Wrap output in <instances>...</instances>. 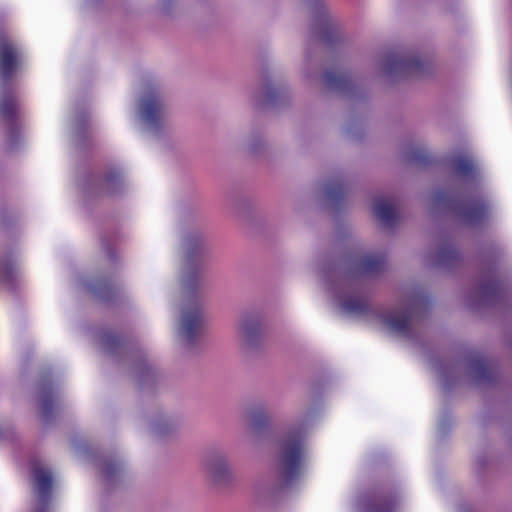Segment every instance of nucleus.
Wrapping results in <instances>:
<instances>
[{
  "label": "nucleus",
  "mask_w": 512,
  "mask_h": 512,
  "mask_svg": "<svg viewBox=\"0 0 512 512\" xmlns=\"http://www.w3.org/2000/svg\"><path fill=\"white\" fill-rule=\"evenodd\" d=\"M24 51L18 41L8 32L6 14L0 10V80L8 87L23 69Z\"/></svg>",
  "instance_id": "1"
},
{
  "label": "nucleus",
  "mask_w": 512,
  "mask_h": 512,
  "mask_svg": "<svg viewBox=\"0 0 512 512\" xmlns=\"http://www.w3.org/2000/svg\"><path fill=\"white\" fill-rule=\"evenodd\" d=\"M304 433L302 429L289 433L281 442L278 472L285 485L291 484L301 473Z\"/></svg>",
  "instance_id": "2"
},
{
  "label": "nucleus",
  "mask_w": 512,
  "mask_h": 512,
  "mask_svg": "<svg viewBox=\"0 0 512 512\" xmlns=\"http://www.w3.org/2000/svg\"><path fill=\"white\" fill-rule=\"evenodd\" d=\"M434 202L436 205L443 204L453 211L458 220L465 225H477L488 215V206L480 197L454 199L446 191L438 190L434 194Z\"/></svg>",
  "instance_id": "3"
},
{
  "label": "nucleus",
  "mask_w": 512,
  "mask_h": 512,
  "mask_svg": "<svg viewBox=\"0 0 512 512\" xmlns=\"http://www.w3.org/2000/svg\"><path fill=\"white\" fill-rule=\"evenodd\" d=\"M428 66L419 55H393L386 63L385 70L388 74L420 75Z\"/></svg>",
  "instance_id": "4"
},
{
  "label": "nucleus",
  "mask_w": 512,
  "mask_h": 512,
  "mask_svg": "<svg viewBox=\"0 0 512 512\" xmlns=\"http://www.w3.org/2000/svg\"><path fill=\"white\" fill-rule=\"evenodd\" d=\"M204 328L203 312L198 304L188 306L183 311L181 323V336L184 341L191 345L202 333Z\"/></svg>",
  "instance_id": "5"
},
{
  "label": "nucleus",
  "mask_w": 512,
  "mask_h": 512,
  "mask_svg": "<svg viewBox=\"0 0 512 512\" xmlns=\"http://www.w3.org/2000/svg\"><path fill=\"white\" fill-rule=\"evenodd\" d=\"M399 505L398 493L394 488L374 490L366 502V512H395Z\"/></svg>",
  "instance_id": "6"
},
{
  "label": "nucleus",
  "mask_w": 512,
  "mask_h": 512,
  "mask_svg": "<svg viewBox=\"0 0 512 512\" xmlns=\"http://www.w3.org/2000/svg\"><path fill=\"white\" fill-rule=\"evenodd\" d=\"M163 112L162 102L157 94L145 96L141 101V113L145 122L151 127L160 126Z\"/></svg>",
  "instance_id": "7"
},
{
  "label": "nucleus",
  "mask_w": 512,
  "mask_h": 512,
  "mask_svg": "<svg viewBox=\"0 0 512 512\" xmlns=\"http://www.w3.org/2000/svg\"><path fill=\"white\" fill-rule=\"evenodd\" d=\"M0 118L9 127L11 135L18 131V102L13 94L4 93L1 95Z\"/></svg>",
  "instance_id": "8"
},
{
  "label": "nucleus",
  "mask_w": 512,
  "mask_h": 512,
  "mask_svg": "<svg viewBox=\"0 0 512 512\" xmlns=\"http://www.w3.org/2000/svg\"><path fill=\"white\" fill-rule=\"evenodd\" d=\"M34 486L39 501L46 504L50 500L53 478L51 472L38 464L33 466Z\"/></svg>",
  "instance_id": "9"
},
{
  "label": "nucleus",
  "mask_w": 512,
  "mask_h": 512,
  "mask_svg": "<svg viewBox=\"0 0 512 512\" xmlns=\"http://www.w3.org/2000/svg\"><path fill=\"white\" fill-rule=\"evenodd\" d=\"M469 366L473 376L479 382H491L496 379L494 364L483 356L477 355L472 357Z\"/></svg>",
  "instance_id": "10"
},
{
  "label": "nucleus",
  "mask_w": 512,
  "mask_h": 512,
  "mask_svg": "<svg viewBox=\"0 0 512 512\" xmlns=\"http://www.w3.org/2000/svg\"><path fill=\"white\" fill-rule=\"evenodd\" d=\"M373 212L376 218L387 226L392 225L397 219L396 207L389 198L380 197L376 199Z\"/></svg>",
  "instance_id": "11"
},
{
  "label": "nucleus",
  "mask_w": 512,
  "mask_h": 512,
  "mask_svg": "<svg viewBox=\"0 0 512 512\" xmlns=\"http://www.w3.org/2000/svg\"><path fill=\"white\" fill-rule=\"evenodd\" d=\"M385 324L395 333L409 336L411 333V312L406 310L401 313H392L388 315Z\"/></svg>",
  "instance_id": "12"
},
{
  "label": "nucleus",
  "mask_w": 512,
  "mask_h": 512,
  "mask_svg": "<svg viewBox=\"0 0 512 512\" xmlns=\"http://www.w3.org/2000/svg\"><path fill=\"white\" fill-rule=\"evenodd\" d=\"M386 257L384 254H369L363 256L357 263V270L361 274H378L384 270Z\"/></svg>",
  "instance_id": "13"
},
{
  "label": "nucleus",
  "mask_w": 512,
  "mask_h": 512,
  "mask_svg": "<svg viewBox=\"0 0 512 512\" xmlns=\"http://www.w3.org/2000/svg\"><path fill=\"white\" fill-rule=\"evenodd\" d=\"M324 81L328 88L336 91H349L353 82L349 75L345 73H336L334 71H327L324 74Z\"/></svg>",
  "instance_id": "14"
},
{
  "label": "nucleus",
  "mask_w": 512,
  "mask_h": 512,
  "mask_svg": "<svg viewBox=\"0 0 512 512\" xmlns=\"http://www.w3.org/2000/svg\"><path fill=\"white\" fill-rule=\"evenodd\" d=\"M344 310L352 315L362 316L370 312L368 300L359 295H350L342 302Z\"/></svg>",
  "instance_id": "15"
},
{
  "label": "nucleus",
  "mask_w": 512,
  "mask_h": 512,
  "mask_svg": "<svg viewBox=\"0 0 512 512\" xmlns=\"http://www.w3.org/2000/svg\"><path fill=\"white\" fill-rule=\"evenodd\" d=\"M93 293L103 300H109L117 292L116 284L108 279H99L91 285Z\"/></svg>",
  "instance_id": "16"
},
{
  "label": "nucleus",
  "mask_w": 512,
  "mask_h": 512,
  "mask_svg": "<svg viewBox=\"0 0 512 512\" xmlns=\"http://www.w3.org/2000/svg\"><path fill=\"white\" fill-rule=\"evenodd\" d=\"M320 41L329 44L336 39V29L325 13L322 14L321 30L317 33Z\"/></svg>",
  "instance_id": "17"
},
{
  "label": "nucleus",
  "mask_w": 512,
  "mask_h": 512,
  "mask_svg": "<svg viewBox=\"0 0 512 512\" xmlns=\"http://www.w3.org/2000/svg\"><path fill=\"white\" fill-rule=\"evenodd\" d=\"M459 259V251L453 245L443 246L437 255V262L440 265H453Z\"/></svg>",
  "instance_id": "18"
},
{
  "label": "nucleus",
  "mask_w": 512,
  "mask_h": 512,
  "mask_svg": "<svg viewBox=\"0 0 512 512\" xmlns=\"http://www.w3.org/2000/svg\"><path fill=\"white\" fill-rule=\"evenodd\" d=\"M453 167L455 171L465 177L472 176L475 170V166L467 157L459 156L453 160Z\"/></svg>",
  "instance_id": "19"
},
{
  "label": "nucleus",
  "mask_w": 512,
  "mask_h": 512,
  "mask_svg": "<svg viewBox=\"0 0 512 512\" xmlns=\"http://www.w3.org/2000/svg\"><path fill=\"white\" fill-rule=\"evenodd\" d=\"M55 404L52 393L44 392L41 398V413L45 422H48L54 415Z\"/></svg>",
  "instance_id": "20"
},
{
  "label": "nucleus",
  "mask_w": 512,
  "mask_h": 512,
  "mask_svg": "<svg viewBox=\"0 0 512 512\" xmlns=\"http://www.w3.org/2000/svg\"><path fill=\"white\" fill-rule=\"evenodd\" d=\"M242 332L247 341H252V339L260 332L259 321L255 318H245L242 322Z\"/></svg>",
  "instance_id": "21"
},
{
  "label": "nucleus",
  "mask_w": 512,
  "mask_h": 512,
  "mask_svg": "<svg viewBox=\"0 0 512 512\" xmlns=\"http://www.w3.org/2000/svg\"><path fill=\"white\" fill-rule=\"evenodd\" d=\"M482 294L486 298L498 296L502 292V283L498 280L488 281L481 287Z\"/></svg>",
  "instance_id": "22"
},
{
  "label": "nucleus",
  "mask_w": 512,
  "mask_h": 512,
  "mask_svg": "<svg viewBox=\"0 0 512 512\" xmlns=\"http://www.w3.org/2000/svg\"><path fill=\"white\" fill-rule=\"evenodd\" d=\"M345 188L342 182L331 183L326 187V195L333 201H338L344 197Z\"/></svg>",
  "instance_id": "23"
},
{
  "label": "nucleus",
  "mask_w": 512,
  "mask_h": 512,
  "mask_svg": "<svg viewBox=\"0 0 512 512\" xmlns=\"http://www.w3.org/2000/svg\"><path fill=\"white\" fill-rule=\"evenodd\" d=\"M120 183L121 175L118 171H112L104 177V184L107 186L109 193H113Z\"/></svg>",
  "instance_id": "24"
},
{
  "label": "nucleus",
  "mask_w": 512,
  "mask_h": 512,
  "mask_svg": "<svg viewBox=\"0 0 512 512\" xmlns=\"http://www.w3.org/2000/svg\"><path fill=\"white\" fill-rule=\"evenodd\" d=\"M252 421L255 427L261 428L268 422V417L262 409H259L252 413Z\"/></svg>",
  "instance_id": "25"
},
{
  "label": "nucleus",
  "mask_w": 512,
  "mask_h": 512,
  "mask_svg": "<svg viewBox=\"0 0 512 512\" xmlns=\"http://www.w3.org/2000/svg\"><path fill=\"white\" fill-rule=\"evenodd\" d=\"M104 342L108 348L114 349L115 347L122 345L123 339L119 335L110 333L105 335Z\"/></svg>",
  "instance_id": "26"
},
{
  "label": "nucleus",
  "mask_w": 512,
  "mask_h": 512,
  "mask_svg": "<svg viewBox=\"0 0 512 512\" xmlns=\"http://www.w3.org/2000/svg\"><path fill=\"white\" fill-rule=\"evenodd\" d=\"M211 472L213 473L214 477L217 479L221 475L225 474L227 472V465L224 461L220 460L218 463H216L213 467Z\"/></svg>",
  "instance_id": "27"
},
{
  "label": "nucleus",
  "mask_w": 512,
  "mask_h": 512,
  "mask_svg": "<svg viewBox=\"0 0 512 512\" xmlns=\"http://www.w3.org/2000/svg\"><path fill=\"white\" fill-rule=\"evenodd\" d=\"M117 470V464L115 463H109L105 467V474L109 476L110 474L115 473Z\"/></svg>",
  "instance_id": "28"
},
{
  "label": "nucleus",
  "mask_w": 512,
  "mask_h": 512,
  "mask_svg": "<svg viewBox=\"0 0 512 512\" xmlns=\"http://www.w3.org/2000/svg\"><path fill=\"white\" fill-rule=\"evenodd\" d=\"M414 158H415V160L419 159V160H421V161H423V162H424V161H426V159H427V157H426V156H421V155H415V157H414Z\"/></svg>",
  "instance_id": "29"
}]
</instances>
